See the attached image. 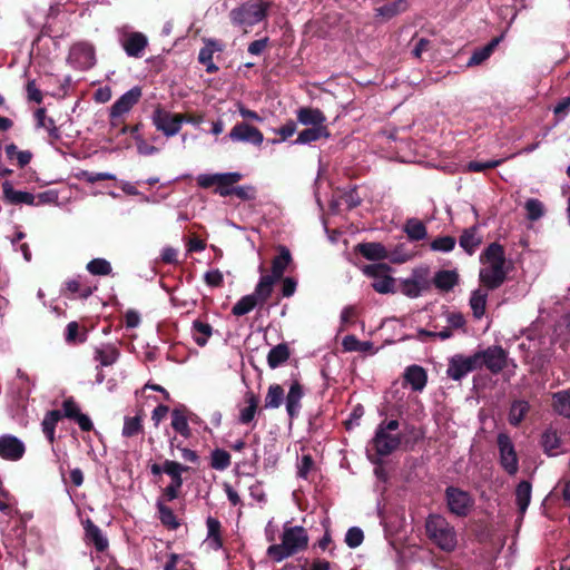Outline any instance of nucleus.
Instances as JSON below:
<instances>
[{
  "label": "nucleus",
  "instance_id": "1",
  "mask_svg": "<svg viewBox=\"0 0 570 570\" xmlns=\"http://www.w3.org/2000/svg\"><path fill=\"white\" fill-rule=\"evenodd\" d=\"M482 267L479 273L480 282L488 289L500 287L507 279L509 266L504 248L498 244H490L480 256Z\"/></svg>",
  "mask_w": 570,
  "mask_h": 570
},
{
  "label": "nucleus",
  "instance_id": "2",
  "mask_svg": "<svg viewBox=\"0 0 570 570\" xmlns=\"http://www.w3.org/2000/svg\"><path fill=\"white\" fill-rule=\"evenodd\" d=\"M307 531L301 525H292L289 522L283 527L281 543L272 544L267 549V556L276 562L305 550L308 546Z\"/></svg>",
  "mask_w": 570,
  "mask_h": 570
},
{
  "label": "nucleus",
  "instance_id": "3",
  "mask_svg": "<svg viewBox=\"0 0 570 570\" xmlns=\"http://www.w3.org/2000/svg\"><path fill=\"white\" fill-rule=\"evenodd\" d=\"M269 3L263 0L247 1L230 10L229 18L234 26L242 27L247 32L248 28L265 19Z\"/></svg>",
  "mask_w": 570,
  "mask_h": 570
},
{
  "label": "nucleus",
  "instance_id": "4",
  "mask_svg": "<svg viewBox=\"0 0 570 570\" xmlns=\"http://www.w3.org/2000/svg\"><path fill=\"white\" fill-rule=\"evenodd\" d=\"M429 538L442 550L452 551L456 547L454 528L441 515H430L425 523Z\"/></svg>",
  "mask_w": 570,
  "mask_h": 570
},
{
  "label": "nucleus",
  "instance_id": "5",
  "mask_svg": "<svg viewBox=\"0 0 570 570\" xmlns=\"http://www.w3.org/2000/svg\"><path fill=\"white\" fill-rule=\"evenodd\" d=\"M399 421L391 420L389 422H382L372 440L373 446L380 456H385L395 451L401 444V436L393 434L399 429Z\"/></svg>",
  "mask_w": 570,
  "mask_h": 570
},
{
  "label": "nucleus",
  "instance_id": "6",
  "mask_svg": "<svg viewBox=\"0 0 570 570\" xmlns=\"http://www.w3.org/2000/svg\"><path fill=\"white\" fill-rule=\"evenodd\" d=\"M364 275L373 279L372 287L380 294H391L395 292V279L391 276V267L387 264L379 263L365 265L362 267Z\"/></svg>",
  "mask_w": 570,
  "mask_h": 570
},
{
  "label": "nucleus",
  "instance_id": "7",
  "mask_svg": "<svg viewBox=\"0 0 570 570\" xmlns=\"http://www.w3.org/2000/svg\"><path fill=\"white\" fill-rule=\"evenodd\" d=\"M474 356L479 358V368L485 366L492 374L500 373L508 363V353L499 345L476 351Z\"/></svg>",
  "mask_w": 570,
  "mask_h": 570
},
{
  "label": "nucleus",
  "instance_id": "8",
  "mask_svg": "<svg viewBox=\"0 0 570 570\" xmlns=\"http://www.w3.org/2000/svg\"><path fill=\"white\" fill-rule=\"evenodd\" d=\"M497 443L501 466L508 474L514 475L519 470V459L511 438L505 433H500Z\"/></svg>",
  "mask_w": 570,
  "mask_h": 570
},
{
  "label": "nucleus",
  "instance_id": "9",
  "mask_svg": "<svg viewBox=\"0 0 570 570\" xmlns=\"http://www.w3.org/2000/svg\"><path fill=\"white\" fill-rule=\"evenodd\" d=\"M479 358L472 355L455 354L449 358L446 375L453 381H460L469 373L479 368Z\"/></svg>",
  "mask_w": 570,
  "mask_h": 570
},
{
  "label": "nucleus",
  "instance_id": "10",
  "mask_svg": "<svg viewBox=\"0 0 570 570\" xmlns=\"http://www.w3.org/2000/svg\"><path fill=\"white\" fill-rule=\"evenodd\" d=\"M184 122V116L179 114H171L161 108H157L153 114V124L157 130L161 131L167 137L177 135Z\"/></svg>",
  "mask_w": 570,
  "mask_h": 570
},
{
  "label": "nucleus",
  "instance_id": "11",
  "mask_svg": "<svg viewBox=\"0 0 570 570\" xmlns=\"http://www.w3.org/2000/svg\"><path fill=\"white\" fill-rule=\"evenodd\" d=\"M68 61L81 70L91 68L96 63L94 46L86 41L75 43L70 48Z\"/></svg>",
  "mask_w": 570,
  "mask_h": 570
},
{
  "label": "nucleus",
  "instance_id": "12",
  "mask_svg": "<svg viewBox=\"0 0 570 570\" xmlns=\"http://www.w3.org/2000/svg\"><path fill=\"white\" fill-rule=\"evenodd\" d=\"M228 138L234 142H248L255 146H261L264 141L262 131L244 121L232 128Z\"/></svg>",
  "mask_w": 570,
  "mask_h": 570
},
{
  "label": "nucleus",
  "instance_id": "13",
  "mask_svg": "<svg viewBox=\"0 0 570 570\" xmlns=\"http://www.w3.org/2000/svg\"><path fill=\"white\" fill-rule=\"evenodd\" d=\"M446 501L450 511L459 517L466 515L473 504L468 492L453 487L446 489Z\"/></svg>",
  "mask_w": 570,
  "mask_h": 570
},
{
  "label": "nucleus",
  "instance_id": "14",
  "mask_svg": "<svg viewBox=\"0 0 570 570\" xmlns=\"http://www.w3.org/2000/svg\"><path fill=\"white\" fill-rule=\"evenodd\" d=\"M26 452L24 443L14 435H0V458L7 461H18Z\"/></svg>",
  "mask_w": 570,
  "mask_h": 570
},
{
  "label": "nucleus",
  "instance_id": "15",
  "mask_svg": "<svg viewBox=\"0 0 570 570\" xmlns=\"http://www.w3.org/2000/svg\"><path fill=\"white\" fill-rule=\"evenodd\" d=\"M141 89L134 87L117 99L110 108V117L117 119L127 114L140 99Z\"/></svg>",
  "mask_w": 570,
  "mask_h": 570
},
{
  "label": "nucleus",
  "instance_id": "16",
  "mask_svg": "<svg viewBox=\"0 0 570 570\" xmlns=\"http://www.w3.org/2000/svg\"><path fill=\"white\" fill-rule=\"evenodd\" d=\"M3 200L9 205H36V196L23 190H16L9 180L2 183Z\"/></svg>",
  "mask_w": 570,
  "mask_h": 570
},
{
  "label": "nucleus",
  "instance_id": "17",
  "mask_svg": "<svg viewBox=\"0 0 570 570\" xmlns=\"http://www.w3.org/2000/svg\"><path fill=\"white\" fill-rule=\"evenodd\" d=\"M62 409V416L75 420L82 431H90L92 429L94 425L90 417L80 412L78 404L72 399L65 400Z\"/></svg>",
  "mask_w": 570,
  "mask_h": 570
},
{
  "label": "nucleus",
  "instance_id": "18",
  "mask_svg": "<svg viewBox=\"0 0 570 570\" xmlns=\"http://www.w3.org/2000/svg\"><path fill=\"white\" fill-rule=\"evenodd\" d=\"M297 121L303 126L327 127L326 116L317 108L302 107L296 111Z\"/></svg>",
  "mask_w": 570,
  "mask_h": 570
},
{
  "label": "nucleus",
  "instance_id": "19",
  "mask_svg": "<svg viewBox=\"0 0 570 570\" xmlns=\"http://www.w3.org/2000/svg\"><path fill=\"white\" fill-rule=\"evenodd\" d=\"M148 43L145 35L140 32H131L124 40L122 47L129 57H141Z\"/></svg>",
  "mask_w": 570,
  "mask_h": 570
},
{
  "label": "nucleus",
  "instance_id": "20",
  "mask_svg": "<svg viewBox=\"0 0 570 570\" xmlns=\"http://www.w3.org/2000/svg\"><path fill=\"white\" fill-rule=\"evenodd\" d=\"M331 132L327 127H309L299 131L297 135V138L294 140V144L296 145H307L313 141H317L322 138H330Z\"/></svg>",
  "mask_w": 570,
  "mask_h": 570
},
{
  "label": "nucleus",
  "instance_id": "21",
  "mask_svg": "<svg viewBox=\"0 0 570 570\" xmlns=\"http://www.w3.org/2000/svg\"><path fill=\"white\" fill-rule=\"evenodd\" d=\"M303 395L302 385L298 382H293L286 396V411L291 417L298 414Z\"/></svg>",
  "mask_w": 570,
  "mask_h": 570
},
{
  "label": "nucleus",
  "instance_id": "22",
  "mask_svg": "<svg viewBox=\"0 0 570 570\" xmlns=\"http://www.w3.org/2000/svg\"><path fill=\"white\" fill-rule=\"evenodd\" d=\"M356 248L368 261H382L389 257L386 248L381 243H362Z\"/></svg>",
  "mask_w": 570,
  "mask_h": 570
},
{
  "label": "nucleus",
  "instance_id": "23",
  "mask_svg": "<svg viewBox=\"0 0 570 570\" xmlns=\"http://www.w3.org/2000/svg\"><path fill=\"white\" fill-rule=\"evenodd\" d=\"M404 379L414 391H422L428 381L426 372L419 365L409 366L405 371Z\"/></svg>",
  "mask_w": 570,
  "mask_h": 570
},
{
  "label": "nucleus",
  "instance_id": "24",
  "mask_svg": "<svg viewBox=\"0 0 570 570\" xmlns=\"http://www.w3.org/2000/svg\"><path fill=\"white\" fill-rule=\"evenodd\" d=\"M86 539L94 543L98 551H104L108 547V540L104 537L101 530L89 519L85 522Z\"/></svg>",
  "mask_w": 570,
  "mask_h": 570
},
{
  "label": "nucleus",
  "instance_id": "25",
  "mask_svg": "<svg viewBox=\"0 0 570 570\" xmlns=\"http://www.w3.org/2000/svg\"><path fill=\"white\" fill-rule=\"evenodd\" d=\"M275 282L274 277H269V275L261 276L255 291L252 293L261 305L271 297Z\"/></svg>",
  "mask_w": 570,
  "mask_h": 570
},
{
  "label": "nucleus",
  "instance_id": "26",
  "mask_svg": "<svg viewBox=\"0 0 570 570\" xmlns=\"http://www.w3.org/2000/svg\"><path fill=\"white\" fill-rule=\"evenodd\" d=\"M488 301V292L483 288H478L472 292L470 296V307L472 309L473 316L478 320L482 318L485 314Z\"/></svg>",
  "mask_w": 570,
  "mask_h": 570
},
{
  "label": "nucleus",
  "instance_id": "27",
  "mask_svg": "<svg viewBox=\"0 0 570 570\" xmlns=\"http://www.w3.org/2000/svg\"><path fill=\"white\" fill-rule=\"evenodd\" d=\"M246 406L239 410L238 421L242 424H249L254 421L257 407H258V397L249 392L245 396Z\"/></svg>",
  "mask_w": 570,
  "mask_h": 570
},
{
  "label": "nucleus",
  "instance_id": "28",
  "mask_svg": "<svg viewBox=\"0 0 570 570\" xmlns=\"http://www.w3.org/2000/svg\"><path fill=\"white\" fill-rule=\"evenodd\" d=\"M478 230V226H472L468 229H464L460 237V246L468 254H473L476 247L481 244L482 239Z\"/></svg>",
  "mask_w": 570,
  "mask_h": 570
},
{
  "label": "nucleus",
  "instance_id": "29",
  "mask_svg": "<svg viewBox=\"0 0 570 570\" xmlns=\"http://www.w3.org/2000/svg\"><path fill=\"white\" fill-rule=\"evenodd\" d=\"M291 261L292 256L289 250L286 247H281L279 255L276 256L272 262V274L269 277H274L275 281H278L283 276Z\"/></svg>",
  "mask_w": 570,
  "mask_h": 570
},
{
  "label": "nucleus",
  "instance_id": "30",
  "mask_svg": "<svg viewBox=\"0 0 570 570\" xmlns=\"http://www.w3.org/2000/svg\"><path fill=\"white\" fill-rule=\"evenodd\" d=\"M61 417H62V414L60 411L52 410V411H49L46 413V415L41 422L42 432L51 444L55 442L56 426Z\"/></svg>",
  "mask_w": 570,
  "mask_h": 570
},
{
  "label": "nucleus",
  "instance_id": "31",
  "mask_svg": "<svg viewBox=\"0 0 570 570\" xmlns=\"http://www.w3.org/2000/svg\"><path fill=\"white\" fill-rule=\"evenodd\" d=\"M142 420L144 415L141 412H138L135 416H125L121 431L122 436L131 438L142 433Z\"/></svg>",
  "mask_w": 570,
  "mask_h": 570
},
{
  "label": "nucleus",
  "instance_id": "32",
  "mask_svg": "<svg viewBox=\"0 0 570 570\" xmlns=\"http://www.w3.org/2000/svg\"><path fill=\"white\" fill-rule=\"evenodd\" d=\"M500 41L501 38H494L487 46L474 50L468 61V66H479L483 61H485L492 55L493 50L495 49Z\"/></svg>",
  "mask_w": 570,
  "mask_h": 570
},
{
  "label": "nucleus",
  "instance_id": "33",
  "mask_svg": "<svg viewBox=\"0 0 570 570\" xmlns=\"http://www.w3.org/2000/svg\"><path fill=\"white\" fill-rule=\"evenodd\" d=\"M531 490V484L528 481H521L515 489V502L521 514H523L529 507Z\"/></svg>",
  "mask_w": 570,
  "mask_h": 570
},
{
  "label": "nucleus",
  "instance_id": "34",
  "mask_svg": "<svg viewBox=\"0 0 570 570\" xmlns=\"http://www.w3.org/2000/svg\"><path fill=\"white\" fill-rule=\"evenodd\" d=\"M119 357L118 350L112 345H106L98 347L95 351V360H97L101 366L112 365Z\"/></svg>",
  "mask_w": 570,
  "mask_h": 570
},
{
  "label": "nucleus",
  "instance_id": "35",
  "mask_svg": "<svg viewBox=\"0 0 570 570\" xmlns=\"http://www.w3.org/2000/svg\"><path fill=\"white\" fill-rule=\"evenodd\" d=\"M191 331L193 338L199 346L206 345L208 338L212 336L213 333V328L209 324L198 320L193 322Z\"/></svg>",
  "mask_w": 570,
  "mask_h": 570
},
{
  "label": "nucleus",
  "instance_id": "36",
  "mask_svg": "<svg viewBox=\"0 0 570 570\" xmlns=\"http://www.w3.org/2000/svg\"><path fill=\"white\" fill-rule=\"evenodd\" d=\"M188 468L171 460H166L164 462V473L168 474L171 478L170 484H175L176 487L183 485L181 473L187 471Z\"/></svg>",
  "mask_w": 570,
  "mask_h": 570
},
{
  "label": "nucleus",
  "instance_id": "37",
  "mask_svg": "<svg viewBox=\"0 0 570 570\" xmlns=\"http://www.w3.org/2000/svg\"><path fill=\"white\" fill-rule=\"evenodd\" d=\"M289 357V350L285 344H278L273 347L267 355V363L271 368H276Z\"/></svg>",
  "mask_w": 570,
  "mask_h": 570
},
{
  "label": "nucleus",
  "instance_id": "38",
  "mask_svg": "<svg viewBox=\"0 0 570 570\" xmlns=\"http://www.w3.org/2000/svg\"><path fill=\"white\" fill-rule=\"evenodd\" d=\"M207 527V540H209L210 544L214 549H219L223 546L222 537H220V522L213 517H208L206 520Z\"/></svg>",
  "mask_w": 570,
  "mask_h": 570
},
{
  "label": "nucleus",
  "instance_id": "39",
  "mask_svg": "<svg viewBox=\"0 0 570 570\" xmlns=\"http://www.w3.org/2000/svg\"><path fill=\"white\" fill-rule=\"evenodd\" d=\"M560 439L556 431H546L542 435V446L544 452L550 456H556L560 451Z\"/></svg>",
  "mask_w": 570,
  "mask_h": 570
},
{
  "label": "nucleus",
  "instance_id": "40",
  "mask_svg": "<svg viewBox=\"0 0 570 570\" xmlns=\"http://www.w3.org/2000/svg\"><path fill=\"white\" fill-rule=\"evenodd\" d=\"M458 283V274L453 271H441L434 277V284L442 291L452 289Z\"/></svg>",
  "mask_w": 570,
  "mask_h": 570
},
{
  "label": "nucleus",
  "instance_id": "41",
  "mask_svg": "<svg viewBox=\"0 0 570 570\" xmlns=\"http://www.w3.org/2000/svg\"><path fill=\"white\" fill-rule=\"evenodd\" d=\"M404 230L412 240L424 239L428 234L424 224L416 218L409 219L405 224Z\"/></svg>",
  "mask_w": 570,
  "mask_h": 570
},
{
  "label": "nucleus",
  "instance_id": "42",
  "mask_svg": "<svg viewBox=\"0 0 570 570\" xmlns=\"http://www.w3.org/2000/svg\"><path fill=\"white\" fill-rule=\"evenodd\" d=\"M284 401V390L278 384H272L265 396V409H277Z\"/></svg>",
  "mask_w": 570,
  "mask_h": 570
},
{
  "label": "nucleus",
  "instance_id": "43",
  "mask_svg": "<svg viewBox=\"0 0 570 570\" xmlns=\"http://www.w3.org/2000/svg\"><path fill=\"white\" fill-rule=\"evenodd\" d=\"M257 305H261L255 297L249 294L243 296L232 308L235 316H243L252 312Z\"/></svg>",
  "mask_w": 570,
  "mask_h": 570
},
{
  "label": "nucleus",
  "instance_id": "44",
  "mask_svg": "<svg viewBox=\"0 0 570 570\" xmlns=\"http://www.w3.org/2000/svg\"><path fill=\"white\" fill-rule=\"evenodd\" d=\"M553 407L560 415L570 419V392L556 393L553 395Z\"/></svg>",
  "mask_w": 570,
  "mask_h": 570
},
{
  "label": "nucleus",
  "instance_id": "45",
  "mask_svg": "<svg viewBox=\"0 0 570 570\" xmlns=\"http://www.w3.org/2000/svg\"><path fill=\"white\" fill-rule=\"evenodd\" d=\"M171 426L173 429L185 438L190 435V428L188 425L187 417L180 410H174L171 412Z\"/></svg>",
  "mask_w": 570,
  "mask_h": 570
},
{
  "label": "nucleus",
  "instance_id": "46",
  "mask_svg": "<svg viewBox=\"0 0 570 570\" xmlns=\"http://www.w3.org/2000/svg\"><path fill=\"white\" fill-rule=\"evenodd\" d=\"M157 509L159 513V519L164 525L169 529H177L179 523L174 514L173 510L165 505L161 501L157 502Z\"/></svg>",
  "mask_w": 570,
  "mask_h": 570
},
{
  "label": "nucleus",
  "instance_id": "47",
  "mask_svg": "<svg viewBox=\"0 0 570 570\" xmlns=\"http://www.w3.org/2000/svg\"><path fill=\"white\" fill-rule=\"evenodd\" d=\"M529 405L525 401H515L512 403L509 412V422L512 425H518L525 416Z\"/></svg>",
  "mask_w": 570,
  "mask_h": 570
},
{
  "label": "nucleus",
  "instance_id": "48",
  "mask_svg": "<svg viewBox=\"0 0 570 570\" xmlns=\"http://www.w3.org/2000/svg\"><path fill=\"white\" fill-rule=\"evenodd\" d=\"M35 117L39 127L45 128L51 137L58 138L59 135L55 121L52 118L47 117L43 108L38 109Z\"/></svg>",
  "mask_w": 570,
  "mask_h": 570
},
{
  "label": "nucleus",
  "instance_id": "49",
  "mask_svg": "<svg viewBox=\"0 0 570 570\" xmlns=\"http://www.w3.org/2000/svg\"><path fill=\"white\" fill-rule=\"evenodd\" d=\"M87 271L91 275L106 276L112 271L110 263L105 258H95L87 264Z\"/></svg>",
  "mask_w": 570,
  "mask_h": 570
},
{
  "label": "nucleus",
  "instance_id": "50",
  "mask_svg": "<svg viewBox=\"0 0 570 570\" xmlns=\"http://www.w3.org/2000/svg\"><path fill=\"white\" fill-rule=\"evenodd\" d=\"M210 465L215 470L223 471L230 465V455L227 451L216 449L212 452Z\"/></svg>",
  "mask_w": 570,
  "mask_h": 570
},
{
  "label": "nucleus",
  "instance_id": "51",
  "mask_svg": "<svg viewBox=\"0 0 570 570\" xmlns=\"http://www.w3.org/2000/svg\"><path fill=\"white\" fill-rule=\"evenodd\" d=\"M223 175H230V176L237 177V178H228V179H224V180H218L216 193L222 197H226V196L232 195L233 188H234L232 186L234 184L238 183L243 176H242V174H239L237 171L224 173Z\"/></svg>",
  "mask_w": 570,
  "mask_h": 570
},
{
  "label": "nucleus",
  "instance_id": "52",
  "mask_svg": "<svg viewBox=\"0 0 570 570\" xmlns=\"http://www.w3.org/2000/svg\"><path fill=\"white\" fill-rule=\"evenodd\" d=\"M6 154L9 159H17L18 165L20 167L28 165L32 157L30 151L18 150V148L14 144H10V145L6 146Z\"/></svg>",
  "mask_w": 570,
  "mask_h": 570
},
{
  "label": "nucleus",
  "instance_id": "53",
  "mask_svg": "<svg viewBox=\"0 0 570 570\" xmlns=\"http://www.w3.org/2000/svg\"><path fill=\"white\" fill-rule=\"evenodd\" d=\"M524 208L527 210V217L530 220H538L544 214L543 204L535 198H530L525 202Z\"/></svg>",
  "mask_w": 570,
  "mask_h": 570
},
{
  "label": "nucleus",
  "instance_id": "54",
  "mask_svg": "<svg viewBox=\"0 0 570 570\" xmlns=\"http://www.w3.org/2000/svg\"><path fill=\"white\" fill-rule=\"evenodd\" d=\"M423 289V282L420 279H405L402 283V293L407 297H419Z\"/></svg>",
  "mask_w": 570,
  "mask_h": 570
},
{
  "label": "nucleus",
  "instance_id": "55",
  "mask_svg": "<svg viewBox=\"0 0 570 570\" xmlns=\"http://www.w3.org/2000/svg\"><path fill=\"white\" fill-rule=\"evenodd\" d=\"M228 178H237L236 176L230 175H222V174H200L197 177V184L202 188H209L213 185H217L218 180H224Z\"/></svg>",
  "mask_w": 570,
  "mask_h": 570
},
{
  "label": "nucleus",
  "instance_id": "56",
  "mask_svg": "<svg viewBox=\"0 0 570 570\" xmlns=\"http://www.w3.org/2000/svg\"><path fill=\"white\" fill-rule=\"evenodd\" d=\"M405 8H406L405 0H397L395 2L387 3V4L379 8L377 13L380 16H383L386 18H392V17L396 16L397 13L404 11Z\"/></svg>",
  "mask_w": 570,
  "mask_h": 570
},
{
  "label": "nucleus",
  "instance_id": "57",
  "mask_svg": "<svg viewBox=\"0 0 570 570\" xmlns=\"http://www.w3.org/2000/svg\"><path fill=\"white\" fill-rule=\"evenodd\" d=\"M220 50H222V48L216 41L208 40L206 42V46L204 48H202L199 51V55H198L199 62L205 65L207 62L213 61L214 52L220 51Z\"/></svg>",
  "mask_w": 570,
  "mask_h": 570
},
{
  "label": "nucleus",
  "instance_id": "58",
  "mask_svg": "<svg viewBox=\"0 0 570 570\" xmlns=\"http://www.w3.org/2000/svg\"><path fill=\"white\" fill-rule=\"evenodd\" d=\"M364 540L362 529L357 527L350 528L345 534V542L350 548H357Z\"/></svg>",
  "mask_w": 570,
  "mask_h": 570
},
{
  "label": "nucleus",
  "instance_id": "59",
  "mask_svg": "<svg viewBox=\"0 0 570 570\" xmlns=\"http://www.w3.org/2000/svg\"><path fill=\"white\" fill-rule=\"evenodd\" d=\"M455 246V238L452 236H443L434 239L431 244L433 250L451 252Z\"/></svg>",
  "mask_w": 570,
  "mask_h": 570
},
{
  "label": "nucleus",
  "instance_id": "60",
  "mask_svg": "<svg viewBox=\"0 0 570 570\" xmlns=\"http://www.w3.org/2000/svg\"><path fill=\"white\" fill-rule=\"evenodd\" d=\"M502 161H503L502 159H494V160H489V161L474 160V161H470L466 165V169L469 171L480 173V171H484L487 169L495 168L499 165H501Z\"/></svg>",
  "mask_w": 570,
  "mask_h": 570
},
{
  "label": "nucleus",
  "instance_id": "61",
  "mask_svg": "<svg viewBox=\"0 0 570 570\" xmlns=\"http://www.w3.org/2000/svg\"><path fill=\"white\" fill-rule=\"evenodd\" d=\"M80 178L87 183H96L99 180H115L116 176L110 173H92V171H82L80 174Z\"/></svg>",
  "mask_w": 570,
  "mask_h": 570
},
{
  "label": "nucleus",
  "instance_id": "62",
  "mask_svg": "<svg viewBox=\"0 0 570 570\" xmlns=\"http://www.w3.org/2000/svg\"><path fill=\"white\" fill-rule=\"evenodd\" d=\"M232 194L242 200H253L256 197V189L253 186H237L233 188Z\"/></svg>",
  "mask_w": 570,
  "mask_h": 570
},
{
  "label": "nucleus",
  "instance_id": "63",
  "mask_svg": "<svg viewBox=\"0 0 570 570\" xmlns=\"http://www.w3.org/2000/svg\"><path fill=\"white\" fill-rule=\"evenodd\" d=\"M66 286L70 293H73V294L78 293L79 297L87 298L88 296L91 295L90 287L81 288V285H80L79 281H77V279L68 281L66 283Z\"/></svg>",
  "mask_w": 570,
  "mask_h": 570
},
{
  "label": "nucleus",
  "instance_id": "64",
  "mask_svg": "<svg viewBox=\"0 0 570 570\" xmlns=\"http://www.w3.org/2000/svg\"><path fill=\"white\" fill-rule=\"evenodd\" d=\"M204 279L207 285L212 287H218L223 284L224 277L220 271L212 269L205 274Z\"/></svg>",
  "mask_w": 570,
  "mask_h": 570
}]
</instances>
